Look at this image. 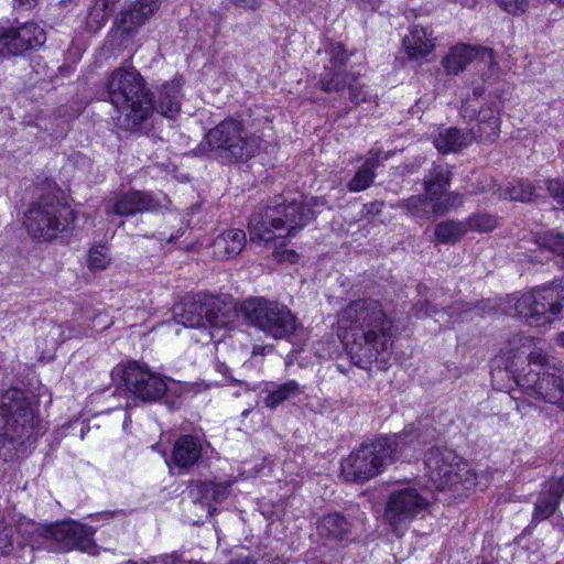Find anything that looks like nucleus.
<instances>
[{
  "label": "nucleus",
  "mask_w": 564,
  "mask_h": 564,
  "mask_svg": "<svg viewBox=\"0 0 564 564\" xmlns=\"http://www.w3.org/2000/svg\"><path fill=\"white\" fill-rule=\"evenodd\" d=\"M337 324L345 332V347L354 365L367 370L384 360L392 343L393 322L379 300L350 301L338 312Z\"/></svg>",
  "instance_id": "obj_1"
},
{
  "label": "nucleus",
  "mask_w": 564,
  "mask_h": 564,
  "mask_svg": "<svg viewBox=\"0 0 564 564\" xmlns=\"http://www.w3.org/2000/svg\"><path fill=\"white\" fill-rule=\"evenodd\" d=\"M107 96L118 111L117 124L127 131H141L154 111L153 94L134 67H118L108 77Z\"/></svg>",
  "instance_id": "obj_2"
},
{
  "label": "nucleus",
  "mask_w": 564,
  "mask_h": 564,
  "mask_svg": "<svg viewBox=\"0 0 564 564\" xmlns=\"http://www.w3.org/2000/svg\"><path fill=\"white\" fill-rule=\"evenodd\" d=\"M313 218V212L303 200L279 195L267 205L258 206L248 223L250 241L268 245L293 236Z\"/></svg>",
  "instance_id": "obj_3"
},
{
  "label": "nucleus",
  "mask_w": 564,
  "mask_h": 564,
  "mask_svg": "<svg viewBox=\"0 0 564 564\" xmlns=\"http://www.w3.org/2000/svg\"><path fill=\"white\" fill-rule=\"evenodd\" d=\"M426 476L436 490L462 497L479 485V475L453 449L434 446L425 454Z\"/></svg>",
  "instance_id": "obj_4"
},
{
  "label": "nucleus",
  "mask_w": 564,
  "mask_h": 564,
  "mask_svg": "<svg viewBox=\"0 0 564 564\" xmlns=\"http://www.w3.org/2000/svg\"><path fill=\"white\" fill-rule=\"evenodd\" d=\"M402 437L380 436L364 443L341 462V475L347 481L365 482L381 474L400 456Z\"/></svg>",
  "instance_id": "obj_5"
},
{
  "label": "nucleus",
  "mask_w": 564,
  "mask_h": 564,
  "mask_svg": "<svg viewBox=\"0 0 564 564\" xmlns=\"http://www.w3.org/2000/svg\"><path fill=\"white\" fill-rule=\"evenodd\" d=\"M75 213L56 196H41L24 214V226L33 238L50 241L75 227Z\"/></svg>",
  "instance_id": "obj_6"
},
{
  "label": "nucleus",
  "mask_w": 564,
  "mask_h": 564,
  "mask_svg": "<svg viewBox=\"0 0 564 564\" xmlns=\"http://www.w3.org/2000/svg\"><path fill=\"white\" fill-rule=\"evenodd\" d=\"M516 315L531 326H541L561 318L564 312V280L533 288L514 303Z\"/></svg>",
  "instance_id": "obj_7"
},
{
  "label": "nucleus",
  "mask_w": 564,
  "mask_h": 564,
  "mask_svg": "<svg viewBox=\"0 0 564 564\" xmlns=\"http://www.w3.org/2000/svg\"><path fill=\"white\" fill-rule=\"evenodd\" d=\"M112 378H117L123 384L126 392L144 402L159 401L166 398V403L173 408L175 401L170 397L176 395L173 387H169L166 379L160 373L152 371L147 364L128 361L117 365L111 371Z\"/></svg>",
  "instance_id": "obj_8"
},
{
  "label": "nucleus",
  "mask_w": 564,
  "mask_h": 564,
  "mask_svg": "<svg viewBox=\"0 0 564 564\" xmlns=\"http://www.w3.org/2000/svg\"><path fill=\"white\" fill-rule=\"evenodd\" d=\"M206 141L213 151L226 162H245L259 149L261 138L249 134L241 121L225 119L206 133Z\"/></svg>",
  "instance_id": "obj_9"
},
{
  "label": "nucleus",
  "mask_w": 564,
  "mask_h": 564,
  "mask_svg": "<svg viewBox=\"0 0 564 564\" xmlns=\"http://www.w3.org/2000/svg\"><path fill=\"white\" fill-rule=\"evenodd\" d=\"M240 311L248 325L275 339L289 338L296 328L294 315L285 305L278 302L252 297L240 303Z\"/></svg>",
  "instance_id": "obj_10"
},
{
  "label": "nucleus",
  "mask_w": 564,
  "mask_h": 564,
  "mask_svg": "<svg viewBox=\"0 0 564 564\" xmlns=\"http://www.w3.org/2000/svg\"><path fill=\"white\" fill-rule=\"evenodd\" d=\"M329 63L319 75L318 85L325 93H343L347 87L349 99L354 105L368 102L372 95L359 83L354 73H346L348 53L343 43H332L327 48Z\"/></svg>",
  "instance_id": "obj_11"
},
{
  "label": "nucleus",
  "mask_w": 564,
  "mask_h": 564,
  "mask_svg": "<svg viewBox=\"0 0 564 564\" xmlns=\"http://www.w3.org/2000/svg\"><path fill=\"white\" fill-rule=\"evenodd\" d=\"M34 533L43 539L37 547L62 553L74 549L88 551L94 545L95 530L76 521H62L34 527Z\"/></svg>",
  "instance_id": "obj_12"
},
{
  "label": "nucleus",
  "mask_w": 564,
  "mask_h": 564,
  "mask_svg": "<svg viewBox=\"0 0 564 564\" xmlns=\"http://www.w3.org/2000/svg\"><path fill=\"white\" fill-rule=\"evenodd\" d=\"M0 417L2 426L9 427V431L41 432L32 401L24 390L11 388L0 394Z\"/></svg>",
  "instance_id": "obj_13"
},
{
  "label": "nucleus",
  "mask_w": 564,
  "mask_h": 564,
  "mask_svg": "<svg viewBox=\"0 0 564 564\" xmlns=\"http://www.w3.org/2000/svg\"><path fill=\"white\" fill-rule=\"evenodd\" d=\"M429 500L423 497L417 489L406 487L394 490L390 494L384 509V519L393 528L397 535L416 518L419 513L425 510Z\"/></svg>",
  "instance_id": "obj_14"
},
{
  "label": "nucleus",
  "mask_w": 564,
  "mask_h": 564,
  "mask_svg": "<svg viewBox=\"0 0 564 564\" xmlns=\"http://www.w3.org/2000/svg\"><path fill=\"white\" fill-rule=\"evenodd\" d=\"M46 41L45 31L26 22L17 28L0 30V56H19L40 48Z\"/></svg>",
  "instance_id": "obj_15"
},
{
  "label": "nucleus",
  "mask_w": 564,
  "mask_h": 564,
  "mask_svg": "<svg viewBox=\"0 0 564 564\" xmlns=\"http://www.w3.org/2000/svg\"><path fill=\"white\" fill-rule=\"evenodd\" d=\"M161 0H133L115 17L112 29L122 37H131L156 13Z\"/></svg>",
  "instance_id": "obj_16"
},
{
  "label": "nucleus",
  "mask_w": 564,
  "mask_h": 564,
  "mask_svg": "<svg viewBox=\"0 0 564 564\" xmlns=\"http://www.w3.org/2000/svg\"><path fill=\"white\" fill-rule=\"evenodd\" d=\"M161 0H133L115 17L112 29L122 37H131L156 13Z\"/></svg>",
  "instance_id": "obj_17"
},
{
  "label": "nucleus",
  "mask_w": 564,
  "mask_h": 564,
  "mask_svg": "<svg viewBox=\"0 0 564 564\" xmlns=\"http://www.w3.org/2000/svg\"><path fill=\"white\" fill-rule=\"evenodd\" d=\"M562 378L555 373H541L538 370L530 369L523 375H518L516 383L523 390L525 395L551 404H557L562 397L560 389Z\"/></svg>",
  "instance_id": "obj_18"
},
{
  "label": "nucleus",
  "mask_w": 564,
  "mask_h": 564,
  "mask_svg": "<svg viewBox=\"0 0 564 564\" xmlns=\"http://www.w3.org/2000/svg\"><path fill=\"white\" fill-rule=\"evenodd\" d=\"M162 206L163 203L153 194L131 191L109 200L106 206V213L120 217H130L137 214L158 212Z\"/></svg>",
  "instance_id": "obj_19"
},
{
  "label": "nucleus",
  "mask_w": 564,
  "mask_h": 564,
  "mask_svg": "<svg viewBox=\"0 0 564 564\" xmlns=\"http://www.w3.org/2000/svg\"><path fill=\"white\" fill-rule=\"evenodd\" d=\"M206 327L230 328L241 317L240 304L231 296H213L205 294Z\"/></svg>",
  "instance_id": "obj_20"
},
{
  "label": "nucleus",
  "mask_w": 564,
  "mask_h": 564,
  "mask_svg": "<svg viewBox=\"0 0 564 564\" xmlns=\"http://www.w3.org/2000/svg\"><path fill=\"white\" fill-rule=\"evenodd\" d=\"M564 496V475L557 479H551L544 486V490L540 494L534 505V511L532 514L531 524L528 525L520 536L531 533L532 528L550 518L557 509L562 497Z\"/></svg>",
  "instance_id": "obj_21"
},
{
  "label": "nucleus",
  "mask_w": 564,
  "mask_h": 564,
  "mask_svg": "<svg viewBox=\"0 0 564 564\" xmlns=\"http://www.w3.org/2000/svg\"><path fill=\"white\" fill-rule=\"evenodd\" d=\"M528 341H530L529 338L518 334L513 335L509 341L510 348L506 354L505 368L514 379L518 375H521V366L524 365L525 361L528 366L534 365L539 367H542L546 362V356L542 351H527L525 344ZM522 370L524 369L522 368Z\"/></svg>",
  "instance_id": "obj_22"
},
{
  "label": "nucleus",
  "mask_w": 564,
  "mask_h": 564,
  "mask_svg": "<svg viewBox=\"0 0 564 564\" xmlns=\"http://www.w3.org/2000/svg\"><path fill=\"white\" fill-rule=\"evenodd\" d=\"M40 433H24V431H9L2 426L0 433V459L15 462L25 457L30 446L35 442Z\"/></svg>",
  "instance_id": "obj_23"
},
{
  "label": "nucleus",
  "mask_w": 564,
  "mask_h": 564,
  "mask_svg": "<svg viewBox=\"0 0 564 564\" xmlns=\"http://www.w3.org/2000/svg\"><path fill=\"white\" fill-rule=\"evenodd\" d=\"M477 56L488 61L489 64L494 63V51L491 48L458 44L451 48L443 58L442 65L448 74L457 75Z\"/></svg>",
  "instance_id": "obj_24"
},
{
  "label": "nucleus",
  "mask_w": 564,
  "mask_h": 564,
  "mask_svg": "<svg viewBox=\"0 0 564 564\" xmlns=\"http://www.w3.org/2000/svg\"><path fill=\"white\" fill-rule=\"evenodd\" d=\"M232 481H196L189 487V495L193 502L200 503L212 514V502H221L230 494Z\"/></svg>",
  "instance_id": "obj_25"
},
{
  "label": "nucleus",
  "mask_w": 564,
  "mask_h": 564,
  "mask_svg": "<svg viewBox=\"0 0 564 564\" xmlns=\"http://www.w3.org/2000/svg\"><path fill=\"white\" fill-rule=\"evenodd\" d=\"M205 294H197L187 299L173 311V316L178 324L192 328H206Z\"/></svg>",
  "instance_id": "obj_26"
},
{
  "label": "nucleus",
  "mask_w": 564,
  "mask_h": 564,
  "mask_svg": "<svg viewBox=\"0 0 564 564\" xmlns=\"http://www.w3.org/2000/svg\"><path fill=\"white\" fill-rule=\"evenodd\" d=\"M452 177L453 172L447 163H433L423 178L424 192L431 202L441 198L448 191Z\"/></svg>",
  "instance_id": "obj_27"
},
{
  "label": "nucleus",
  "mask_w": 564,
  "mask_h": 564,
  "mask_svg": "<svg viewBox=\"0 0 564 564\" xmlns=\"http://www.w3.org/2000/svg\"><path fill=\"white\" fill-rule=\"evenodd\" d=\"M477 140L476 132L447 128L441 130L434 139V145L440 153H457Z\"/></svg>",
  "instance_id": "obj_28"
},
{
  "label": "nucleus",
  "mask_w": 564,
  "mask_h": 564,
  "mask_svg": "<svg viewBox=\"0 0 564 564\" xmlns=\"http://www.w3.org/2000/svg\"><path fill=\"white\" fill-rule=\"evenodd\" d=\"M202 456V444L194 435L181 436L173 446L172 463L180 469L194 466Z\"/></svg>",
  "instance_id": "obj_29"
},
{
  "label": "nucleus",
  "mask_w": 564,
  "mask_h": 564,
  "mask_svg": "<svg viewBox=\"0 0 564 564\" xmlns=\"http://www.w3.org/2000/svg\"><path fill=\"white\" fill-rule=\"evenodd\" d=\"M352 523L341 513L333 512L323 516L316 525L317 534L329 541L341 542L351 534Z\"/></svg>",
  "instance_id": "obj_30"
},
{
  "label": "nucleus",
  "mask_w": 564,
  "mask_h": 564,
  "mask_svg": "<svg viewBox=\"0 0 564 564\" xmlns=\"http://www.w3.org/2000/svg\"><path fill=\"white\" fill-rule=\"evenodd\" d=\"M403 46L410 58L429 55L435 48L432 31L420 25H412L410 34L403 39Z\"/></svg>",
  "instance_id": "obj_31"
},
{
  "label": "nucleus",
  "mask_w": 564,
  "mask_h": 564,
  "mask_svg": "<svg viewBox=\"0 0 564 564\" xmlns=\"http://www.w3.org/2000/svg\"><path fill=\"white\" fill-rule=\"evenodd\" d=\"M246 246V234L241 229L232 228L224 231L213 242L214 253L220 260L238 256Z\"/></svg>",
  "instance_id": "obj_32"
},
{
  "label": "nucleus",
  "mask_w": 564,
  "mask_h": 564,
  "mask_svg": "<svg viewBox=\"0 0 564 564\" xmlns=\"http://www.w3.org/2000/svg\"><path fill=\"white\" fill-rule=\"evenodd\" d=\"M379 164V154L370 151L354 177L346 184L347 189L358 193L369 188L376 178V170Z\"/></svg>",
  "instance_id": "obj_33"
},
{
  "label": "nucleus",
  "mask_w": 564,
  "mask_h": 564,
  "mask_svg": "<svg viewBox=\"0 0 564 564\" xmlns=\"http://www.w3.org/2000/svg\"><path fill=\"white\" fill-rule=\"evenodd\" d=\"M154 109L166 118H174L181 110L180 84L170 82L162 85Z\"/></svg>",
  "instance_id": "obj_34"
},
{
  "label": "nucleus",
  "mask_w": 564,
  "mask_h": 564,
  "mask_svg": "<svg viewBox=\"0 0 564 564\" xmlns=\"http://www.w3.org/2000/svg\"><path fill=\"white\" fill-rule=\"evenodd\" d=\"M394 208L402 209L408 216L420 219H430L434 216L432 212V203L429 195H412L408 198L400 199L393 205Z\"/></svg>",
  "instance_id": "obj_35"
},
{
  "label": "nucleus",
  "mask_w": 564,
  "mask_h": 564,
  "mask_svg": "<svg viewBox=\"0 0 564 564\" xmlns=\"http://www.w3.org/2000/svg\"><path fill=\"white\" fill-rule=\"evenodd\" d=\"M538 197L535 185L525 178H519L500 189L499 198L520 203H531Z\"/></svg>",
  "instance_id": "obj_36"
},
{
  "label": "nucleus",
  "mask_w": 564,
  "mask_h": 564,
  "mask_svg": "<svg viewBox=\"0 0 564 564\" xmlns=\"http://www.w3.org/2000/svg\"><path fill=\"white\" fill-rule=\"evenodd\" d=\"M302 392V388L295 380H289L268 391L262 402L267 408L274 410L283 402L299 397Z\"/></svg>",
  "instance_id": "obj_37"
},
{
  "label": "nucleus",
  "mask_w": 564,
  "mask_h": 564,
  "mask_svg": "<svg viewBox=\"0 0 564 564\" xmlns=\"http://www.w3.org/2000/svg\"><path fill=\"white\" fill-rule=\"evenodd\" d=\"M496 310V304L491 300H481L474 303L456 302L448 307L447 314L453 322H462L466 315L475 312L477 315L490 313Z\"/></svg>",
  "instance_id": "obj_38"
},
{
  "label": "nucleus",
  "mask_w": 564,
  "mask_h": 564,
  "mask_svg": "<svg viewBox=\"0 0 564 564\" xmlns=\"http://www.w3.org/2000/svg\"><path fill=\"white\" fill-rule=\"evenodd\" d=\"M120 0H95L87 15V28L96 32L102 28Z\"/></svg>",
  "instance_id": "obj_39"
},
{
  "label": "nucleus",
  "mask_w": 564,
  "mask_h": 564,
  "mask_svg": "<svg viewBox=\"0 0 564 564\" xmlns=\"http://www.w3.org/2000/svg\"><path fill=\"white\" fill-rule=\"evenodd\" d=\"M464 221L445 220L436 225L434 235L441 243H456L466 235Z\"/></svg>",
  "instance_id": "obj_40"
},
{
  "label": "nucleus",
  "mask_w": 564,
  "mask_h": 564,
  "mask_svg": "<svg viewBox=\"0 0 564 564\" xmlns=\"http://www.w3.org/2000/svg\"><path fill=\"white\" fill-rule=\"evenodd\" d=\"M500 118L491 112L487 118L484 116L478 122L477 140L481 142H494L499 134Z\"/></svg>",
  "instance_id": "obj_41"
},
{
  "label": "nucleus",
  "mask_w": 564,
  "mask_h": 564,
  "mask_svg": "<svg viewBox=\"0 0 564 564\" xmlns=\"http://www.w3.org/2000/svg\"><path fill=\"white\" fill-rule=\"evenodd\" d=\"M434 216H443L449 210L463 205L464 196L458 192H446L441 198L432 200Z\"/></svg>",
  "instance_id": "obj_42"
},
{
  "label": "nucleus",
  "mask_w": 564,
  "mask_h": 564,
  "mask_svg": "<svg viewBox=\"0 0 564 564\" xmlns=\"http://www.w3.org/2000/svg\"><path fill=\"white\" fill-rule=\"evenodd\" d=\"M466 232L469 230L471 231H478V232H489L492 231L497 225L498 219L497 217L485 214V213H477L470 215L466 221H464Z\"/></svg>",
  "instance_id": "obj_43"
},
{
  "label": "nucleus",
  "mask_w": 564,
  "mask_h": 564,
  "mask_svg": "<svg viewBox=\"0 0 564 564\" xmlns=\"http://www.w3.org/2000/svg\"><path fill=\"white\" fill-rule=\"evenodd\" d=\"M110 263V257L104 245L94 246L88 251L87 265L90 270H105Z\"/></svg>",
  "instance_id": "obj_44"
},
{
  "label": "nucleus",
  "mask_w": 564,
  "mask_h": 564,
  "mask_svg": "<svg viewBox=\"0 0 564 564\" xmlns=\"http://www.w3.org/2000/svg\"><path fill=\"white\" fill-rule=\"evenodd\" d=\"M543 183L549 195L564 210V180L546 178Z\"/></svg>",
  "instance_id": "obj_45"
},
{
  "label": "nucleus",
  "mask_w": 564,
  "mask_h": 564,
  "mask_svg": "<svg viewBox=\"0 0 564 564\" xmlns=\"http://www.w3.org/2000/svg\"><path fill=\"white\" fill-rule=\"evenodd\" d=\"M44 329L46 330V340L50 341V349L55 350L65 340L62 325L50 321L44 324Z\"/></svg>",
  "instance_id": "obj_46"
},
{
  "label": "nucleus",
  "mask_w": 564,
  "mask_h": 564,
  "mask_svg": "<svg viewBox=\"0 0 564 564\" xmlns=\"http://www.w3.org/2000/svg\"><path fill=\"white\" fill-rule=\"evenodd\" d=\"M14 528L3 525L0 528V556L8 555L13 549Z\"/></svg>",
  "instance_id": "obj_47"
},
{
  "label": "nucleus",
  "mask_w": 564,
  "mask_h": 564,
  "mask_svg": "<svg viewBox=\"0 0 564 564\" xmlns=\"http://www.w3.org/2000/svg\"><path fill=\"white\" fill-rule=\"evenodd\" d=\"M498 6L508 13L519 15L525 12L528 0H497Z\"/></svg>",
  "instance_id": "obj_48"
},
{
  "label": "nucleus",
  "mask_w": 564,
  "mask_h": 564,
  "mask_svg": "<svg viewBox=\"0 0 564 564\" xmlns=\"http://www.w3.org/2000/svg\"><path fill=\"white\" fill-rule=\"evenodd\" d=\"M231 4L248 11H257L262 6V0H229Z\"/></svg>",
  "instance_id": "obj_49"
},
{
  "label": "nucleus",
  "mask_w": 564,
  "mask_h": 564,
  "mask_svg": "<svg viewBox=\"0 0 564 564\" xmlns=\"http://www.w3.org/2000/svg\"><path fill=\"white\" fill-rule=\"evenodd\" d=\"M414 314H415L417 317H424V316L430 315V314H431V311H430V303H429V302L417 303V304L414 306Z\"/></svg>",
  "instance_id": "obj_50"
},
{
  "label": "nucleus",
  "mask_w": 564,
  "mask_h": 564,
  "mask_svg": "<svg viewBox=\"0 0 564 564\" xmlns=\"http://www.w3.org/2000/svg\"><path fill=\"white\" fill-rule=\"evenodd\" d=\"M382 205V202H373L368 205H365V208L367 209V214L378 215L381 213Z\"/></svg>",
  "instance_id": "obj_51"
},
{
  "label": "nucleus",
  "mask_w": 564,
  "mask_h": 564,
  "mask_svg": "<svg viewBox=\"0 0 564 564\" xmlns=\"http://www.w3.org/2000/svg\"><path fill=\"white\" fill-rule=\"evenodd\" d=\"M40 0H14L15 3H18L19 7L25 8V9H32L34 8Z\"/></svg>",
  "instance_id": "obj_52"
},
{
  "label": "nucleus",
  "mask_w": 564,
  "mask_h": 564,
  "mask_svg": "<svg viewBox=\"0 0 564 564\" xmlns=\"http://www.w3.org/2000/svg\"><path fill=\"white\" fill-rule=\"evenodd\" d=\"M229 564H256V562L250 557H243L231 561Z\"/></svg>",
  "instance_id": "obj_53"
},
{
  "label": "nucleus",
  "mask_w": 564,
  "mask_h": 564,
  "mask_svg": "<svg viewBox=\"0 0 564 564\" xmlns=\"http://www.w3.org/2000/svg\"><path fill=\"white\" fill-rule=\"evenodd\" d=\"M325 203H326V202H325V199H324V198H322V197H313V198H312V204H313L314 206H324V205H325Z\"/></svg>",
  "instance_id": "obj_54"
},
{
  "label": "nucleus",
  "mask_w": 564,
  "mask_h": 564,
  "mask_svg": "<svg viewBox=\"0 0 564 564\" xmlns=\"http://www.w3.org/2000/svg\"><path fill=\"white\" fill-rule=\"evenodd\" d=\"M217 370H218L220 373H223L224 376H227V375H228V367H227L225 364H223V362H219V364L217 365Z\"/></svg>",
  "instance_id": "obj_55"
},
{
  "label": "nucleus",
  "mask_w": 564,
  "mask_h": 564,
  "mask_svg": "<svg viewBox=\"0 0 564 564\" xmlns=\"http://www.w3.org/2000/svg\"><path fill=\"white\" fill-rule=\"evenodd\" d=\"M557 343L560 346L564 347V332L558 334Z\"/></svg>",
  "instance_id": "obj_56"
},
{
  "label": "nucleus",
  "mask_w": 564,
  "mask_h": 564,
  "mask_svg": "<svg viewBox=\"0 0 564 564\" xmlns=\"http://www.w3.org/2000/svg\"><path fill=\"white\" fill-rule=\"evenodd\" d=\"M555 527L562 532L564 533V520H561L560 522H557L555 524Z\"/></svg>",
  "instance_id": "obj_57"
},
{
  "label": "nucleus",
  "mask_w": 564,
  "mask_h": 564,
  "mask_svg": "<svg viewBox=\"0 0 564 564\" xmlns=\"http://www.w3.org/2000/svg\"><path fill=\"white\" fill-rule=\"evenodd\" d=\"M115 513H116V511H106V512H102L100 516L101 517H112Z\"/></svg>",
  "instance_id": "obj_58"
},
{
  "label": "nucleus",
  "mask_w": 564,
  "mask_h": 564,
  "mask_svg": "<svg viewBox=\"0 0 564 564\" xmlns=\"http://www.w3.org/2000/svg\"><path fill=\"white\" fill-rule=\"evenodd\" d=\"M176 239H177V237H176V236L171 235V236L169 237V239H167V242H169V243L175 242V241H176Z\"/></svg>",
  "instance_id": "obj_59"
},
{
  "label": "nucleus",
  "mask_w": 564,
  "mask_h": 564,
  "mask_svg": "<svg viewBox=\"0 0 564 564\" xmlns=\"http://www.w3.org/2000/svg\"><path fill=\"white\" fill-rule=\"evenodd\" d=\"M263 349H264L263 347H258V346H256V347L253 348V354H260V351H262Z\"/></svg>",
  "instance_id": "obj_60"
},
{
  "label": "nucleus",
  "mask_w": 564,
  "mask_h": 564,
  "mask_svg": "<svg viewBox=\"0 0 564 564\" xmlns=\"http://www.w3.org/2000/svg\"><path fill=\"white\" fill-rule=\"evenodd\" d=\"M337 368L340 372L346 373V369L343 365H337Z\"/></svg>",
  "instance_id": "obj_61"
},
{
  "label": "nucleus",
  "mask_w": 564,
  "mask_h": 564,
  "mask_svg": "<svg viewBox=\"0 0 564 564\" xmlns=\"http://www.w3.org/2000/svg\"><path fill=\"white\" fill-rule=\"evenodd\" d=\"M163 200L166 202V203H170V199L166 195L163 196Z\"/></svg>",
  "instance_id": "obj_62"
}]
</instances>
